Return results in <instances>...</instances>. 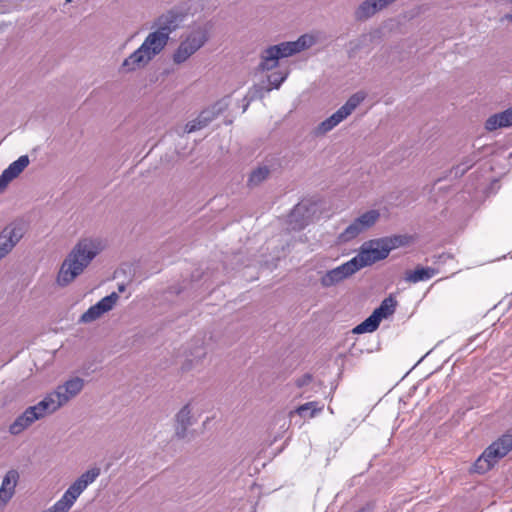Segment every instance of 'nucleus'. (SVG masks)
<instances>
[{
  "mask_svg": "<svg viewBox=\"0 0 512 512\" xmlns=\"http://www.w3.org/2000/svg\"><path fill=\"white\" fill-rule=\"evenodd\" d=\"M104 248L105 243L99 237H84L78 240L62 262L57 273L56 283L60 287L71 284Z\"/></svg>",
  "mask_w": 512,
  "mask_h": 512,
  "instance_id": "obj_1",
  "label": "nucleus"
},
{
  "mask_svg": "<svg viewBox=\"0 0 512 512\" xmlns=\"http://www.w3.org/2000/svg\"><path fill=\"white\" fill-rule=\"evenodd\" d=\"M212 29L213 24L206 20L196 21L187 26L171 55L173 64L181 66L187 63L210 41Z\"/></svg>",
  "mask_w": 512,
  "mask_h": 512,
  "instance_id": "obj_2",
  "label": "nucleus"
},
{
  "mask_svg": "<svg viewBox=\"0 0 512 512\" xmlns=\"http://www.w3.org/2000/svg\"><path fill=\"white\" fill-rule=\"evenodd\" d=\"M181 21L180 14L174 10L160 15L152 23L150 31L145 36L141 45L156 58L166 49L171 34L178 28Z\"/></svg>",
  "mask_w": 512,
  "mask_h": 512,
  "instance_id": "obj_3",
  "label": "nucleus"
},
{
  "mask_svg": "<svg viewBox=\"0 0 512 512\" xmlns=\"http://www.w3.org/2000/svg\"><path fill=\"white\" fill-rule=\"evenodd\" d=\"M317 38L313 34L301 35L295 41L281 42L264 49L260 54L258 69L262 72L275 69L279 60L305 51L315 45Z\"/></svg>",
  "mask_w": 512,
  "mask_h": 512,
  "instance_id": "obj_4",
  "label": "nucleus"
},
{
  "mask_svg": "<svg viewBox=\"0 0 512 512\" xmlns=\"http://www.w3.org/2000/svg\"><path fill=\"white\" fill-rule=\"evenodd\" d=\"M62 407L54 397L52 391L36 404L28 406L14 421L9 425L8 432L13 436H18L30 428L35 422L53 415Z\"/></svg>",
  "mask_w": 512,
  "mask_h": 512,
  "instance_id": "obj_5",
  "label": "nucleus"
},
{
  "mask_svg": "<svg viewBox=\"0 0 512 512\" xmlns=\"http://www.w3.org/2000/svg\"><path fill=\"white\" fill-rule=\"evenodd\" d=\"M100 473L101 470L98 467L86 470L68 487L59 500L42 512H69L79 496L96 481Z\"/></svg>",
  "mask_w": 512,
  "mask_h": 512,
  "instance_id": "obj_6",
  "label": "nucleus"
},
{
  "mask_svg": "<svg viewBox=\"0 0 512 512\" xmlns=\"http://www.w3.org/2000/svg\"><path fill=\"white\" fill-rule=\"evenodd\" d=\"M512 450V435L505 434L491 445L478 457L472 466L473 472L483 474L489 471L501 458Z\"/></svg>",
  "mask_w": 512,
  "mask_h": 512,
  "instance_id": "obj_7",
  "label": "nucleus"
},
{
  "mask_svg": "<svg viewBox=\"0 0 512 512\" xmlns=\"http://www.w3.org/2000/svg\"><path fill=\"white\" fill-rule=\"evenodd\" d=\"M366 93L359 91L349 97V99L330 117L319 123L313 130L315 136H324L337 125L344 121L352 112L365 100Z\"/></svg>",
  "mask_w": 512,
  "mask_h": 512,
  "instance_id": "obj_8",
  "label": "nucleus"
},
{
  "mask_svg": "<svg viewBox=\"0 0 512 512\" xmlns=\"http://www.w3.org/2000/svg\"><path fill=\"white\" fill-rule=\"evenodd\" d=\"M380 216V211L377 209H370L361 213L339 234V241L346 243L355 239L374 227Z\"/></svg>",
  "mask_w": 512,
  "mask_h": 512,
  "instance_id": "obj_9",
  "label": "nucleus"
},
{
  "mask_svg": "<svg viewBox=\"0 0 512 512\" xmlns=\"http://www.w3.org/2000/svg\"><path fill=\"white\" fill-rule=\"evenodd\" d=\"M388 256L387 250L382 239H375L364 242L358 254L351 260L357 266L358 271L364 267L370 266L377 261L383 260Z\"/></svg>",
  "mask_w": 512,
  "mask_h": 512,
  "instance_id": "obj_10",
  "label": "nucleus"
},
{
  "mask_svg": "<svg viewBox=\"0 0 512 512\" xmlns=\"http://www.w3.org/2000/svg\"><path fill=\"white\" fill-rule=\"evenodd\" d=\"M198 419L196 403L194 400H190L174 416L175 437L179 440L186 439L189 435V428L197 423Z\"/></svg>",
  "mask_w": 512,
  "mask_h": 512,
  "instance_id": "obj_11",
  "label": "nucleus"
},
{
  "mask_svg": "<svg viewBox=\"0 0 512 512\" xmlns=\"http://www.w3.org/2000/svg\"><path fill=\"white\" fill-rule=\"evenodd\" d=\"M395 305L396 302L391 297L384 299L367 319L353 329V332L356 334L374 332L382 319L394 313Z\"/></svg>",
  "mask_w": 512,
  "mask_h": 512,
  "instance_id": "obj_12",
  "label": "nucleus"
},
{
  "mask_svg": "<svg viewBox=\"0 0 512 512\" xmlns=\"http://www.w3.org/2000/svg\"><path fill=\"white\" fill-rule=\"evenodd\" d=\"M25 234L24 225L21 222H11L0 232V259L8 256Z\"/></svg>",
  "mask_w": 512,
  "mask_h": 512,
  "instance_id": "obj_13",
  "label": "nucleus"
},
{
  "mask_svg": "<svg viewBox=\"0 0 512 512\" xmlns=\"http://www.w3.org/2000/svg\"><path fill=\"white\" fill-rule=\"evenodd\" d=\"M85 381L83 378L74 376L58 384L52 391L61 407L66 406L75 399L84 389Z\"/></svg>",
  "mask_w": 512,
  "mask_h": 512,
  "instance_id": "obj_14",
  "label": "nucleus"
},
{
  "mask_svg": "<svg viewBox=\"0 0 512 512\" xmlns=\"http://www.w3.org/2000/svg\"><path fill=\"white\" fill-rule=\"evenodd\" d=\"M155 58L142 45L125 57L119 65V73L132 74L144 70Z\"/></svg>",
  "mask_w": 512,
  "mask_h": 512,
  "instance_id": "obj_15",
  "label": "nucleus"
},
{
  "mask_svg": "<svg viewBox=\"0 0 512 512\" xmlns=\"http://www.w3.org/2000/svg\"><path fill=\"white\" fill-rule=\"evenodd\" d=\"M119 298L120 297L117 292H112L111 294L103 297L80 316L79 322L87 324L100 319L104 314L110 312L116 306Z\"/></svg>",
  "mask_w": 512,
  "mask_h": 512,
  "instance_id": "obj_16",
  "label": "nucleus"
},
{
  "mask_svg": "<svg viewBox=\"0 0 512 512\" xmlns=\"http://www.w3.org/2000/svg\"><path fill=\"white\" fill-rule=\"evenodd\" d=\"M356 272H358L357 266L350 259L340 266L323 273L319 278V282L323 288H330L340 284Z\"/></svg>",
  "mask_w": 512,
  "mask_h": 512,
  "instance_id": "obj_17",
  "label": "nucleus"
},
{
  "mask_svg": "<svg viewBox=\"0 0 512 512\" xmlns=\"http://www.w3.org/2000/svg\"><path fill=\"white\" fill-rule=\"evenodd\" d=\"M30 160L27 155L20 156L12 162L0 175V193L4 192L9 183L17 178L29 165Z\"/></svg>",
  "mask_w": 512,
  "mask_h": 512,
  "instance_id": "obj_18",
  "label": "nucleus"
},
{
  "mask_svg": "<svg viewBox=\"0 0 512 512\" xmlns=\"http://www.w3.org/2000/svg\"><path fill=\"white\" fill-rule=\"evenodd\" d=\"M19 479L20 474L16 469H10L5 473L0 485V499H2V506H6L15 495Z\"/></svg>",
  "mask_w": 512,
  "mask_h": 512,
  "instance_id": "obj_19",
  "label": "nucleus"
},
{
  "mask_svg": "<svg viewBox=\"0 0 512 512\" xmlns=\"http://www.w3.org/2000/svg\"><path fill=\"white\" fill-rule=\"evenodd\" d=\"M510 126H512V108L489 116L484 125L489 132Z\"/></svg>",
  "mask_w": 512,
  "mask_h": 512,
  "instance_id": "obj_20",
  "label": "nucleus"
},
{
  "mask_svg": "<svg viewBox=\"0 0 512 512\" xmlns=\"http://www.w3.org/2000/svg\"><path fill=\"white\" fill-rule=\"evenodd\" d=\"M438 273V270L432 267L418 266L414 270L405 273V281L410 283H418L431 279Z\"/></svg>",
  "mask_w": 512,
  "mask_h": 512,
  "instance_id": "obj_21",
  "label": "nucleus"
},
{
  "mask_svg": "<svg viewBox=\"0 0 512 512\" xmlns=\"http://www.w3.org/2000/svg\"><path fill=\"white\" fill-rule=\"evenodd\" d=\"M205 356V349L203 347L198 348L195 354L191 355L190 357H187L183 361L181 365V370L183 372H190L199 369L200 366L202 365Z\"/></svg>",
  "mask_w": 512,
  "mask_h": 512,
  "instance_id": "obj_22",
  "label": "nucleus"
},
{
  "mask_svg": "<svg viewBox=\"0 0 512 512\" xmlns=\"http://www.w3.org/2000/svg\"><path fill=\"white\" fill-rule=\"evenodd\" d=\"M227 107L224 102H217L211 107L203 110L198 116L208 125L212 122L219 114H221Z\"/></svg>",
  "mask_w": 512,
  "mask_h": 512,
  "instance_id": "obj_23",
  "label": "nucleus"
},
{
  "mask_svg": "<svg viewBox=\"0 0 512 512\" xmlns=\"http://www.w3.org/2000/svg\"><path fill=\"white\" fill-rule=\"evenodd\" d=\"M270 175V169L267 166H260L254 169L248 179V185L255 187L265 181Z\"/></svg>",
  "mask_w": 512,
  "mask_h": 512,
  "instance_id": "obj_24",
  "label": "nucleus"
},
{
  "mask_svg": "<svg viewBox=\"0 0 512 512\" xmlns=\"http://www.w3.org/2000/svg\"><path fill=\"white\" fill-rule=\"evenodd\" d=\"M323 407H318L317 402H308L297 407L294 411L290 412V416L297 413L300 416H305L307 411H310V417H314L316 413L320 412Z\"/></svg>",
  "mask_w": 512,
  "mask_h": 512,
  "instance_id": "obj_25",
  "label": "nucleus"
},
{
  "mask_svg": "<svg viewBox=\"0 0 512 512\" xmlns=\"http://www.w3.org/2000/svg\"><path fill=\"white\" fill-rule=\"evenodd\" d=\"M288 71H277L268 76V82L272 88L278 89L288 77Z\"/></svg>",
  "mask_w": 512,
  "mask_h": 512,
  "instance_id": "obj_26",
  "label": "nucleus"
},
{
  "mask_svg": "<svg viewBox=\"0 0 512 512\" xmlns=\"http://www.w3.org/2000/svg\"><path fill=\"white\" fill-rule=\"evenodd\" d=\"M206 126H207V124L199 116H197L195 119L189 121L185 125L184 132L192 133V132L203 129Z\"/></svg>",
  "mask_w": 512,
  "mask_h": 512,
  "instance_id": "obj_27",
  "label": "nucleus"
},
{
  "mask_svg": "<svg viewBox=\"0 0 512 512\" xmlns=\"http://www.w3.org/2000/svg\"><path fill=\"white\" fill-rule=\"evenodd\" d=\"M381 239H382V242H383L388 254L390 253L391 250H393L403 244L402 237H400V236L384 237Z\"/></svg>",
  "mask_w": 512,
  "mask_h": 512,
  "instance_id": "obj_28",
  "label": "nucleus"
},
{
  "mask_svg": "<svg viewBox=\"0 0 512 512\" xmlns=\"http://www.w3.org/2000/svg\"><path fill=\"white\" fill-rule=\"evenodd\" d=\"M475 158L465 162L464 164H461L459 165L457 168H456V173H458L460 171L461 174L465 173V171L467 169H469L470 167L473 166V164L475 163Z\"/></svg>",
  "mask_w": 512,
  "mask_h": 512,
  "instance_id": "obj_29",
  "label": "nucleus"
},
{
  "mask_svg": "<svg viewBox=\"0 0 512 512\" xmlns=\"http://www.w3.org/2000/svg\"><path fill=\"white\" fill-rule=\"evenodd\" d=\"M310 380H311V376L310 375H305L304 377H302L301 379H299L297 381V384H298V386L301 387V386L307 384L308 382H310Z\"/></svg>",
  "mask_w": 512,
  "mask_h": 512,
  "instance_id": "obj_30",
  "label": "nucleus"
},
{
  "mask_svg": "<svg viewBox=\"0 0 512 512\" xmlns=\"http://www.w3.org/2000/svg\"><path fill=\"white\" fill-rule=\"evenodd\" d=\"M371 510H372V505L367 504L366 506L361 508L358 512H371Z\"/></svg>",
  "mask_w": 512,
  "mask_h": 512,
  "instance_id": "obj_31",
  "label": "nucleus"
},
{
  "mask_svg": "<svg viewBox=\"0 0 512 512\" xmlns=\"http://www.w3.org/2000/svg\"><path fill=\"white\" fill-rule=\"evenodd\" d=\"M503 20L512 22V14H510V13L505 14L504 17H503Z\"/></svg>",
  "mask_w": 512,
  "mask_h": 512,
  "instance_id": "obj_32",
  "label": "nucleus"
},
{
  "mask_svg": "<svg viewBox=\"0 0 512 512\" xmlns=\"http://www.w3.org/2000/svg\"><path fill=\"white\" fill-rule=\"evenodd\" d=\"M125 288H126V287H125V285H124V284H120V285H118V291H119V292H124V291H125Z\"/></svg>",
  "mask_w": 512,
  "mask_h": 512,
  "instance_id": "obj_33",
  "label": "nucleus"
},
{
  "mask_svg": "<svg viewBox=\"0 0 512 512\" xmlns=\"http://www.w3.org/2000/svg\"><path fill=\"white\" fill-rule=\"evenodd\" d=\"M300 210H301V207H300V206H297V207L295 208V210H294V213L299 212Z\"/></svg>",
  "mask_w": 512,
  "mask_h": 512,
  "instance_id": "obj_34",
  "label": "nucleus"
},
{
  "mask_svg": "<svg viewBox=\"0 0 512 512\" xmlns=\"http://www.w3.org/2000/svg\"><path fill=\"white\" fill-rule=\"evenodd\" d=\"M5 506H2V499H0V510L4 508Z\"/></svg>",
  "mask_w": 512,
  "mask_h": 512,
  "instance_id": "obj_35",
  "label": "nucleus"
},
{
  "mask_svg": "<svg viewBox=\"0 0 512 512\" xmlns=\"http://www.w3.org/2000/svg\"><path fill=\"white\" fill-rule=\"evenodd\" d=\"M507 3L512 4V0H505Z\"/></svg>",
  "mask_w": 512,
  "mask_h": 512,
  "instance_id": "obj_36",
  "label": "nucleus"
},
{
  "mask_svg": "<svg viewBox=\"0 0 512 512\" xmlns=\"http://www.w3.org/2000/svg\"><path fill=\"white\" fill-rule=\"evenodd\" d=\"M73 0H65L66 3H70L72 2Z\"/></svg>",
  "mask_w": 512,
  "mask_h": 512,
  "instance_id": "obj_37",
  "label": "nucleus"
}]
</instances>
